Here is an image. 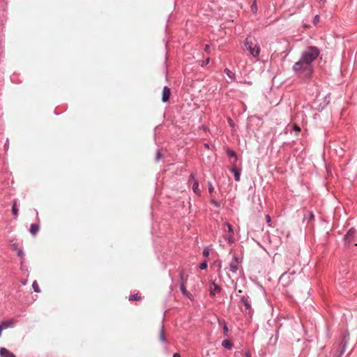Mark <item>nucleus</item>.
I'll return each instance as SVG.
<instances>
[{
    "label": "nucleus",
    "instance_id": "nucleus-1",
    "mask_svg": "<svg viewBox=\"0 0 357 357\" xmlns=\"http://www.w3.org/2000/svg\"><path fill=\"white\" fill-rule=\"evenodd\" d=\"M305 62V61L300 58V59L294 64L292 70L294 73L299 74V75L303 73L305 78L309 79L311 78L313 73V68L312 66L306 64Z\"/></svg>",
    "mask_w": 357,
    "mask_h": 357
},
{
    "label": "nucleus",
    "instance_id": "nucleus-2",
    "mask_svg": "<svg viewBox=\"0 0 357 357\" xmlns=\"http://www.w3.org/2000/svg\"><path fill=\"white\" fill-rule=\"evenodd\" d=\"M320 54L318 47L315 46H307L302 52L301 58L305 61L306 64L312 66V63L317 59Z\"/></svg>",
    "mask_w": 357,
    "mask_h": 357
},
{
    "label": "nucleus",
    "instance_id": "nucleus-3",
    "mask_svg": "<svg viewBox=\"0 0 357 357\" xmlns=\"http://www.w3.org/2000/svg\"><path fill=\"white\" fill-rule=\"evenodd\" d=\"M244 45L250 54L255 58L258 57L260 54V47L256 42H252L249 38H246Z\"/></svg>",
    "mask_w": 357,
    "mask_h": 357
},
{
    "label": "nucleus",
    "instance_id": "nucleus-4",
    "mask_svg": "<svg viewBox=\"0 0 357 357\" xmlns=\"http://www.w3.org/2000/svg\"><path fill=\"white\" fill-rule=\"evenodd\" d=\"M356 232V230L353 227L349 229V231L344 236V241L346 245H349L352 242L354 241Z\"/></svg>",
    "mask_w": 357,
    "mask_h": 357
},
{
    "label": "nucleus",
    "instance_id": "nucleus-5",
    "mask_svg": "<svg viewBox=\"0 0 357 357\" xmlns=\"http://www.w3.org/2000/svg\"><path fill=\"white\" fill-rule=\"evenodd\" d=\"M171 95V90L170 89L165 86H164L162 89V100L165 102L169 100Z\"/></svg>",
    "mask_w": 357,
    "mask_h": 357
},
{
    "label": "nucleus",
    "instance_id": "nucleus-6",
    "mask_svg": "<svg viewBox=\"0 0 357 357\" xmlns=\"http://www.w3.org/2000/svg\"><path fill=\"white\" fill-rule=\"evenodd\" d=\"M0 356L1 357H16L13 353L4 347L0 348Z\"/></svg>",
    "mask_w": 357,
    "mask_h": 357
},
{
    "label": "nucleus",
    "instance_id": "nucleus-7",
    "mask_svg": "<svg viewBox=\"0 0 357 357\" xmlns=\"http://www.w3.org/2000/svg\"><path fill=\"white\" fill-rule=\"evenodd\" d=\"M241 302L243 303V305L245 307V310H251V303L250 301L249 300V297L247 296H242L241 297Z\"/></svg>",
    "mask_w": 357,
    "mask_h": 357
},
{
    "label": "nucleus",
    "instance_id": "nucleus-8",
    "mask_svg": "<svg viewBox=\"0 0 357 357\" xmlns=\"http://www.w3.org/2000/svg\"><path fill=\"white\" fill-rule=\"evenodd\" d=\"M213 288L210 289V296H215L216 292H220L221 291V287L216 284L215 282H213L211 283Z\"/></svg>",
    "mask_w": 357,
    "mask_h": 357
},
{
    "label": "nucleus",
    "instance_id": "nucleus-9",
    "mask_svg": "<svg viewBox=\"0 0 357 357\" xmlns=\"http://www.w3.org/2000/svg\"><path fill=\"white\" fill-rule=\"evenodd\" d=\"M179 277H180V280H181L180 290H181V293L183 295H187L188 291L186 290L184 282H183V271H181L179 273Z\"/></svg>",
    "mask_w": 357,
    "mask_h": 357
},
{
    "label": "nucleus",
    "instance_id": "nucleus-10",
    "mask_svg": "<svg viewBox=\"0 0 357 357\" xmlns=\"http://www.w3.org/2000/svg\"><path fill=\"white\" fill-rule=\"evenodd\" d=\"M229 169L234 174V180L236 181H239L240 178H241V169H237L234 167H231Z\"/></svg>",
    "mask_w": 357,
    "mask_h": 357
},
{
    "label": "nucleus",
    "instance_id": "nucleus-11",
    "mask_svg": "<svg viewBox=\"0 0 357 357\" xmlns=\"http://www.w3.org/2000/svg\"><path fill=\"white\" fill-rule=\"evenodd\" d=\"M39 229L40 225L38 223H33L30 226L29 232L31 235L36 236L38 234Z\"/></svg>",
    "mask_w": 357,
    "mask_h": 357
},
{
    "label": "nucleus",
    "instance_id": "nucleus-12",
    "mask_svg": "<svg viewBox=\"0 0 357 357\" xmlns=\"http://www.w3.org/2000/svg\"><path fill=\"white\" fill-rule=\"evenodd\" d=\"M14 325H15V322L12 320L4 321H1L0 323V326H1L3 330L7 329L8 328H13L14 326Z\"/></svg>",
    "mask_w": 357,
    "mask_h": 357
},
{
    "label": "nucleus",
    "instance_id": "nucleus-13",
    "mask_svg": "<svg viewBox=\"0 0 357 357\" xmlns=\"http://www.w3.org/2000/svg\"><path fill=\"white\" fill-rule=\"evenodd\" d=\"M224 73L228 76V77L231 79V81H234L236 78V75L234 73L231 71L228 68H225L224 70Z\"/></svg>",
    "mask_w": 357,
    "mask_h": 357
},
{
    "label": "nucleus",
    "instance_id": "nucleus-14",
    "mask_svg": "<svg viewBox=\"0 0 357 357\" xmlns=\"http://www.w3.org/2000/svg\"><path fill=\"white\" fill-rule=\"evenodd\" d=\"M222 346L224 348L230 350L232 348L233 344H232V343L229 340H225L222 342Z\"/></svg>",
    "mask_w": 357,
    "mask_h": 357
},
{
    "label": "nucleus",
    "instance_id": "nucleus-15",
    "mask_svg": "<svg viewBox=\"0 0 357 357\" xmlns=\"http://www.w3.org/2000/svg\"><path fill=\"white\" fill-rule=\"evenodd\" d=\"M192 189L193 192L195 194H198L200 192V190L199 188V182H198V181H197V180L194 181Z\"/></svg>",
    "mask_w": 357,
    "mask_h": 357
},
{
    "label": "nucleus",
    "instance_id": "nucleus-16",
    "mask_svg": "<svg viewBox=\"0 0 357 357\" xmlns=\"http://www.w3.org/2000/svg\"><path fill=\"white\" fill-rule=\"evenodd\" d=\"M160 340L162 342V343H166L167 342V340L165 337V331H164V327L162 326L160 330Z\"/></svg>",
    "mask_w": 357,
    "mask_h": 357
},
{
    "label": "nucleus",
    "instance_id": "nucleus-17",
    "mask_svg": "<svg viewBox=\"0 0 357 357\" xmlns=\"http://www.w3.org/2000/svg\"><path fill=\"white\" fill-rule=\"evenodd\" d=\"M229 270L235 273L237 272L238 269V264H234V262H231L230 264H229Z\"/></svg>",
    "mask_w": 357,
    "mask_h": 357
},
{
    "label": "nucleus",
    "instance_id": "nucleus-18",
    "mask_svg": "<svg viewBox=\"0 0 357 357\" xmlns=\"http://www.w3.org/2000/svg\"><path fill=\"white\" fill-rule=\"evenodd\" d=\"M17 200H14L13 207H12V213L16 217L18 215V208H17Z\"/></svg>",
    "mask_w": 357,
    "mask_h": 357
},
{
    "label": "nucleus",
    "instance_id": "nucleus-19",
    "mask_svg": "<svg viewBox=\"0 0 357 357\" xmlns=\"http://www.w3.org/2000/svg\"><path fill=\"white\" fill-rule=\"evenodd\" d=\"M309 219V220H312L314 219V215L312 211H307V214L304 215V220Z\"/></svg>",
    "mask_w": 357,
    "mask_h": 357
},
{
    "label": "nucleus",
    "instance_id": "nucleus-20",
    "mask_svg": "<svg viewBox=\"0 0 357 357\" xmlns=\"http://www.w3.org/2000/svg\"><path fill=\"white\" fill-rule=\"evenodd\" d=\"M227 155H228L229 157H230V158H235V160H236V159H237V154H236V153L234 151H233V150H231V149H228V150L227 151Z\"/></svg>",
    "mask_w": 357,
    "mask_h": 357
},
{
    "label": "nucleus",
    "instance_id": "nucleus-21",
    "mask_svg": "<svg viewBox=\"0 0 357 357\" xmlns=\"http://www.w3.org/2000/svg\"><path fill=\"white\" fill-rule=\"evenodd\" d=\"M32 288L33 291L36 293H39L40 291V289L39 288V286L38 284V282L36 280H34L32 283Z\"/></svg>",
    "mask_w": 357,
    "mask_h": 357
},
{
    "label": "nucleus",
    "instance_id": "nucleus-22",
    "mask_svg": "<svg viewBox=\"0 0 357 357\" xmlns=\"http://www.w3.org/2000/svg\"><path fill=\"white\" fill-rule=\"evenodd\" d=\"M141 299V297L137 294H132L129 296L130 301H139Z\"/></svg>",
    "mask_w": 357,
    "mask_h": 357
},
{
    "label": "nucleus",
    "instance_id": "nucleus-23",
    "mask_svg": "<svg viewBox=\"0 0 357 357\" xmlns=\"http://www.w3.org/2000/svg\"><path fill=\"white\" fill-rule=\"evenodd\" d=\"M290 274H287V273H284L280 278V281H284L286 279H289Z\"/></svg>",
    "mask_w": 357,
    "mask_h": 357
},
{
    "label": "nucleus",
    "instance_id": "nucleus-24",
    "mask_svg": "<svg viewBox=\"0 0 357 357\" xmlns=\"http://www.w3.org/2000/svg\"><path fill=\"white\" fill-rule=\"evenodd\" d=\"M207 261H202V263L199 264V268L201 269V270H204L207 268Z\"/></svg>",
    "mask_w": 357,
    "mask_h": 357
},
{
    "label": "nucleus",
    "instance_id": "nucleus-25",
    "mask_svg": "<svg viewBox=\"0 0 357 357\" xmlns=\"http://www.w3.org/2000/svg\"><path fill=\"white\" fill-rule=\"evenodd\" d=\"M347 340H346V338L344 337L342 341V349H341V353H344V350H345V347H346V345H347Z\"/></svg>",
    "mask_w": 357,
    "mask_h": 357
},
{
    "label": "nucleus",
    "instance_id": "nucleus-26",
    "mask_svg": "<svg viewBox=\"0 0 357 357\" xmlns=\"http://www.w3.org/2000/svg\"><path fill=\"white\" fill-rule=\"evenodd\" d=\"M17 254L18 257H20L22 259H23L24 257V252H23L22 248H19L17 250Z\"/></svg>",
    "mask_w": 357,
    "mask_h": 357
},
{
    "label": "nucleus",
    "instance_id": "nucleus-27",
    "mask_svg": "<svg viewBox=\"0 0 357 357\" xmlns=\"http://www.w3.org/2000/svg\"><path fill=\"white\" fill-rule=\"evenodd\" d=\"M251 10L254 13H256L257 11V3L255 2H254L252 6H251Z\"/></svg>",
    "mask_w": 357,
    "mask_h": 357
},
{
    "label": "nucleus",
    "instance_id": "nucleus-28",
    "mask_svg": "<svg viewBox=\"0 0 357 357\" xmlns=\"http://www.w3.org/2000/svg\"><path fill=\"white\" fill-rule=\"evenodd\" d=\"M225 225L227 227L228 231L229 233L233 234L234 233V230H233L232 226L229 223H228V222H226Z\"/></svg>",
    "mask_w": 357,
    "mask_h": 357
},
{
    "label": "nucleus",
    "instance_id": "nucleus-29",
    "mask_svg": "<svg viewBox=\"0 0 357 357\" xmlns=\"http://www.w3.org/2000/svg\"><path fill=\"white\" fill-rule=\"evenodd\" d=\"M228 331H229L228 327H227V326L226 323H225V322H224V324H223V333H224V335H225V336H227V335Z\"/></svg>",
    "mask_w": 357,
    "mask_h": 357
},
{
    "label": "nucleus",
    "instance_id": "nucleus-30",
    "mask_svg": "<svg viewBox=\"0 0 357 357\" xmlns=\"http://www.w3.org/2000/svg\"><path fill=\"white\" fill-rule=\"evenodd\" d=\"M162 157V155H161V153L160 151V150H158L157 152H156V155H155V161L158 162Z\"/></svg>",
    "mask_w": 357,
    "mask_h": 357
},
{
    "label": "nucleus",
    "instance_id": "nucleus-31",
    "mask_svg": "<svg viewBox=\"0 0 357 357\" xmlns=\"http://www.w3.org/2000/svg\"><path fill=\"white\" fill-rule=\"evenodd\" d=\"M208 187L209 193H212L213 192L214 188L212 185L211 182H210V181L208 182Z\"/></svg>",
    "mask_w": 357,
    "mask_h": 357
},
{
    "label": "nucleus",
    "instance_id": "nucleus-32",
    "mask_svg": "<svg viewBox=\"0 0 357 357\" xmlns=\"http://www.w3.org/2000/svg\"><path fill=\"white\" fill-rule=\"evenodd\" d=\"M293 130L296 132H299L301 131L300 127L296 124L293 126Z\"/></svg>",
    "mask_w": 357,
    "mask_h": 357
},
{
    "label": "nucleus",
    "instance_id": "nucleus-33",
    "mask_svg": "<svg viewBox=\"0 0 357 357\" xmlns=\"http://www.w3.org/2000/svg\"><path fill=\"white\" fill-rule=\"evenodd\" d=\"M20 269H21L22 271H28V268H27L26 266H24V265L23 264V262H22V261L21 262Z\"/></svg>",
    "mask_w": 357,
    "mask_h": 357
},
{
    "label": "nucleus",
    "instance_id": "nucleus-34",
    "mask_svg": "<svg viewBox=\"0 0 357 357\" xmlns=\"http://www.w3.org/2000/svg\"><path fill=\"white\" fill-rule=\"evenodd\" d=\"M8 147H9V139H6V141L5 142V144H4V149H5V151H8Z\"/></svg>",
    "mask_w": 357,
    "mask_h": 357
},
{
    "label": "nucleus",
    "instance_id": "nucleus-35",
    "mask_svg": "<svg viewBox=\"0 0 357 357\" xmlns=\"http://www.w3.org/2000/svg\"><path fill=\"white\" fill-rule=\"evenodd\" d=\"M203 255L205 257H208L209 255V250L208 248H204L203 250Z\"/></svg>",
    "mask_w": 357,
    "mask_h": 357
},
{
    "label": "nucleus",
    "instance_id": "nucleus-36",
    "mask_svg": "<svg viewBox=\"0 0 357 357\" xmlns=\"http://www.w3.org/2000/svg\"><path fill=\"white\" fill-rule=\"evenodd\" d=\"M232 262H234V264H238L239 263V259H238V257H237V256L234 255V256L233 257V261H232Z\"/></svg>",
    "mask_w": 357,
    "mask_h": 357
},
{
    "label": "nucleus",
    "instance_id": "nucleus-37",
    "mask_svg": "<svg viewBox=\"0 0 357 357\" xmlns=\"http://www.w3.org/2000/svg\"><path fill=\"white\" fill-rule=\"evenodd\" d=\"M228 122L229 123V125L231 126V127H234V123L232 121V119L230 118V117H228Z\"/></svg>",
    "mask_w": 357,
    "mask_h": 357
},
{
    "label": "nucleus",
    "instance_id": "nucleus-38",
    "mask_svg": "<svg viewBox=\"0 0 357 357\" xmlns=\"http://www.w3.org/2000/svg\"><path fill=\"white\" fill-rule=\"evenodd\" d=\"M12 248L14 250H17L19 248L17 247V243H13L12 244Z\"/></svg>",
    "mask_w": 357,
    "mask_h": 357
},
{
    "label": "nucleus",
    "instance_id": "nucleus-39",
    "mask_svg": "<svg viewBox=\"0 0 357 357\" xmlns=\"http://www.w3.org/2000/svg\"><path fill=\"white\" fill-rule=\"evenodd\" d=\"M226 239L229 243H233V238L231 236H227L226 237Z\"/></svg>",
    "mask_w": 357,
    "mask_h": 357
},
{
    "label": "nucleus",
    "instance_id": "nucleus-40",
    "mask_svg": "<svg viewBox=\"0 0 357 357\" xmlns=\"http://www.w3.org/2000/svg\"><path fill=\"white\" fill-rule=\"evenodd\" d=\"M210 59L207 58L206 61L202 64V66L203 67L204 65H207L209 63Z\"/></svg>",
    "mask_w": 357,
    "mask_h": 357
},
{
    "label": "nucleus",
    "instance_id": "nucleus-41",
    "mask_svg": "<svg viewBox=\"0 0 357 357\" xmlns=\"http://www.w3.org/2000/svg\"><path fill=\"white\" fill-rule=\"evenodd\" d=\"M319 15H315L314 17V24H316L317 22H319Z\"/></svg>",
    "mask_w": 357,
    "mask_h": 357
},
{
    "label": "nucleus",
    "instance_id": "nucleus-42",
    "mask_svg": "<svg viewBox=\"0 0 357 357\" xmlns=\"http://www.w3.org/2000/svg\"><path fill=\"white\" fill-rule=\"evenodd\" d=\"M204 50H205V51H206V52H209V50H210V45H208V44H207V45H205V48H204Z\"/></svg>",
    "mask_w": 357,
    "mask_h": 357
},
{
    "label": "nucleus",
    "instance_id": "nucleus-43",
    "mask_svg": "<svg viewBox=\"0 0 357 357\" xmlns=\"http://www.w3.org/2000/svg\"><path fill=\"white\" fill-rule=\"evenodd\" d=\"M212 203L217 207H219L220 206V204L218 202L215 201V200H212Z\"/></svg>",
    "mask_w": 357,
    "mask_h": 357
},
{
    "label": "nucleus",
    "instance_id": "nucleus-44",
    "mask_svg": "<svg viewBox=\"0 0 357 357\" xmlns=\"http://www.w3.org/2000/svg\"><path fill=\"white\" fill-rule=\"evenodd\" d=\"M266 220L268 223L271 222V217L269 215H266Z\"/></svg>",
    "mask_w": 357,
    "mask_h": 357
},
{
    "label": "nucleus",
    "instance_id": "nucleus-45",
    "mask_svg": "<svg viewBox=\"0 0 357 357\" xmlns=\"http://www.w3.org/2000/svg\"><path fill=\"white\" fill-rule=\"evenodd\" d=\"M186 297L189 298L190 299H192V294H190L188 291V294L187 295H185Z\"/></svg>",
    "mask_w": 357,
    "mask_h": 357
},
{
    "label": "nucleus",
    "instance_id": "nucleus-46",
    "mask_svg": "<svg viewBox=\"0 0 357 357\" xmlns=\"http://www.w3.org/2000/svg\"><path fill=\"white\" fill-rule=\"evenodd\" d=\"M245 357H251V354L250 352H246L245 354Z\"/></svg>",
    "mask_w": 357,
    "mask_h": 357
},
{
    "label": "nucleus",
    "instance_id": "nucleus-47",
    "mask_svg": "<svg viewBox=\"0 0 357 357\" xmlns=\"http://www.w3.org/2000/svg\"><path fill=\"white\" fill-rule=\"evenodd\" d=\"M173 357H181V356L179 354L176 353V354H174Z\"/></svg>",
    "mask_w": 357,
    "mask_h": 357
},
{
    "label": "nucleus",
    "instance_id": "nucleus-48",
    "mask_svg": "<svg viewBox=\"0 0 357 357\" xmlns=\"http://www.w3.org/2000/svg\"><path fill=\"white\" fill-rule=\"evenodd\" d=\"M190 178L191 179L194 180V181L195 180V176H194V174H190Z\"/></svg>",
    "mask_w": 357,
    "mask_h": 357
},
{
    "label": "nucleus",
    "instance_id": "nucleus-49",
    "mask_svg": "<svg viewBox=\"0 0 357 357\" xmlns=\"http://www.w3.org/2000/svg\"><path fill=\"white\" fill-rule=\"evenodd\" d=\"M2 331H3V328H1V326H0V337L1 336Z\"/></svg>",
    "mask_w": 357,
    "mask_h": 357
},
{
    "label": "nucleus",
    "instance_id": "nucleus-50",
    "mask_svg": "<svg viewBox=\"0 0 357 357\" xmlns=\"http://www.w3.org/2000/svg\"><path fill=\"white\" fill-rule=\"evenodd\" d=\"M36 218L38 219V213L36 210Z\"/></svg>",
    "mask_w": 357,
    "mask_h": 357
},
{
    "label": "nucleus",
    "instance_id": "nucleus-51",
    "mask_svg": "<svg viewBox=\"0 0 357 357\" xmlns=\"http://www.w3.org/2000/svg\"><path fill=\"white\" fill-rule=\"evenodd\" d=\"M218 266L220 268V262L218 263Z\"/></svg>",
    "mask_w": 357,
    "mask_h": 357
},
{
    "label": "nucleus",
    "instance_id": "nucleus-52",
    "mask_svg": "<svg viewBox=\"0 0 357 357\" xmlns=\"http://www.w3.org/2000/svg\"><path fill=\"white\" fill-rule=\"evenodd\" d=\"M319 1H323V2H324L326 0H319Z\"/></svg>",
    "mask_w": 357,
    "mask_h": 357
}]
</instances>
